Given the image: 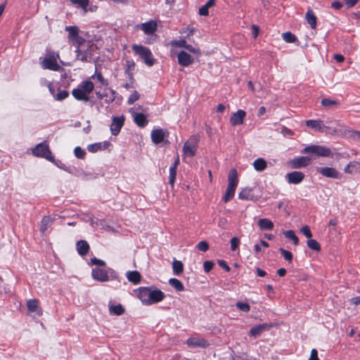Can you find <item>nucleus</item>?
<instances>
[{"instance_id":"obj_1","label":"nucleus","mask_w":360,"mask_h":360,"mask_svg":"<svg viewBox=\"0 0 360 360\" xmlns=\"http://www.w3.org/2000/svg\"><path fill=\"white\" fill-rule=\"evenodd\" d=\"M58 58L59 54L58 53L47 51L45 57L40 58V65L44 70L59 71L61 68L57 63Z\"/></svg>"},{"instance_id":"obj_2","label":"nucleus","mask_w":360,"mask_h":360,"mask_svg":"<svg viewBox=\"0 0 360 360\" xmlns=\"http://www.w3.org/2000/svg\"><path fill=\"white\" fill-rule=\"evenodd\" d=\"M131 48L133 51L141 58L146 65L151 67L156 63V59L154 58L151 51L148 47L134 44Z\"/></svg>"},{"instance_id":"obj_3","label":"nucleus","mask_w":360,"mask_h":360,"mask_svg":"<svg viewBox=\"0 0 360 360\" xmlns=\"http://www.w3.org/2000/svg\"><path fill=\"white\" fill-rule=\"evenodd\" d=\"M238 183L237 171L236 169H232L228 176V187L223 197L225 202H229L234 196Z\"/></svg>"},{"instance_id":"obj_4","label":"nucleus","mask_w":360,"mask_h":360,"mask_svg":"<svg viewBox=\"0 0 360 360\" xmlns=\"http://www.w3.org/2000/svg\"><path fill=\"white\" fill-rule=\"evenodd\" d=\"M301 153L303 154H314L319 157H330L331 150L329 148L319 145H311L304 148Z\"/></svg>"},{"instance_id":"obj_5","label":"nucleus","mask_w":360,"mask_h":360,"mask_svg":"<svg viewBox=\"0 0 360 360\" xmlns=\"http://www.w3.org/2000/svg\"><path fill=\"white\" fill-rule=\"evenodd\" d=\"M32 153L36 157L45 158L52 162H54V158L51 154V151L46 142L37 144L33 149Z\"/></svg>"},{"instance_id":"obj_6","label":"nucleus","mask_w":360,"mask_h":360,"mask_svg":"<svg viewBox=\"0 0 360 360\" xmlns=\"http://www.w3.org/2000/svg\"><path fill=\"white\" fill-rule=\"evenodd\" d=\"M198 140L199 139L198 136H192L184 143L183 146V153L184 155L193 157L195 155Z\"/></svg>"},{"instance_id":"obj_7","label":"nucleus","mask_w":360,"mask_h":360,"mask_svg":"<svg viewBox=\"0 0 360 360\" xmlns=\"http://www.w3.org/2000/svg\"><path fill=\"white\" fill-rule=\"evenodd\" d=\"M306 125L308 127L314 129L316 131L319 132H326L330 133L331 134H336L333 133V130L335 129H331L330 127L326 126L323 124V122L321 120H309L306 121Z\"/></svg>"},{"instance_id":"obj_8","label":"nucleus","mask_w":360,"mask_h":360,"mask_svg":"<svg viewBox=\"0 0 360 360\" xmlns=\"http://www.w3.org/2000/svg\"><path fill=\"white\" fill-rule=\"evenodd\" d=\"M92 45L86 44V46L82 48L77 47L75 52L77 53L76 58L84 63L91 61L92 57Z\"/></svg>"},{"instance_id":"obj_9","label":"nucleus","mask_w":360,"mask_h":360,"mask_svg":"<svg viewBox=\"0 0 360 360\" xmlns=\"http://www.w3.org/2000/svg\"><path fill=\"white\" fill-rule=\"evenodd\" d=\"M333 132L345 138L360 141V131L352 129L345 126H341L339 129H334Z\"/></svg>"},{"instance_id":"obj_10","label":"nucleus","mask_w":360,"mask_h":360,"mask_svg":"<svg viewBox=\"0 0 360 360\" xmlns=\"http://www.w3.org/2000/svg\"><path fill=\"white\" fill-rule=\"evenodd\" d=\"M316 172L327 178L340 179L341 174L333 167H316Z\"/></svg>"},{"instance_id":"obj_11","label":"nucleus","mask_w":360,"mask_h":360,"mask_svg":"<svg viewBox=\"0 0 360 360\" xmlns=\"http://www.w3.org/2000/svg\"><path fill=\"white\" fill-rule=\"evenodd\" d=\"M165 295L162 291L156 288L153 289L152 287H150L148 297V305L161 302L165 298Z\"/></svg>"},{"instance_id":"obj_12","label":"nucleus","mask_w":360,"mask_h":360,"mask_svg":"<svg viewBox=\"0 0 360 360\" xmlns=\"http://www.w3.org/2000/svg\"><path fill=\"white\" fill-rule=\"evenodd\" d=\"M124 118L123 116L114 117L110 124V131L112 135L117 136L124 125Z\"/></svg>"},{"instance_id":"obj_13","label":"nucleus","mask_w":360,"mask_h":360,"mask_svg":"<svg viewBox=\"0 0 360 360\" xmlns=\"http://www.w3.org/2000/svg\"><path fill=\"white\" fill-rule=\"evenodd\" d=\"M311 158L308 156H302L295 158L290 161L291 167L295 169L307 167L311 163Z\"/></svg>"},{"instance_id":"obj_14","label":"nucleus","mask_w":360,"mask_h":360,"mask_svg":"<svg viewBox=\"0 0 360 360\" xmlns=\"http://www.w3.org/2000/svg\"><path fill=\"white\" fill-rule=\"evenodd\" d=\"M130 113L131 114L134 122L139 127H144L148 124V120L146 118V116L143 115V113H139L135 111L134 108H131L129 110Z\"/></svg>"},{"instance_id":"obj_15","label":"nucleus","mask_w":360,"mask_h":360,"mask_svg":"<svg viewBox=\"0 0 360 360\" xmlns=\"http://www.w3.org/2000/svg\"><path fill=\"white\" fill-rule=\"evenodd\" d=\"M304 174L301 172H292L285 175V179L289 184H298L302 181Z\"/></svg>"},{"instance_id":"obj_16","label":"nucleus","mask_w":360,"mask_h":360,"mask_svg":"<svg viewBox=\"0 0 360 360\" xmlns=\"http://www.w3.org/2000/svg\"><path fill=\"white\" fill-rule=\"evenodd\" d=\"M178 63L183 67H188L193 63V58L187 52L181 51L177 55Z\"/></svg>"},{"instance_id":"obj_17","label":"nucleus","mask_w":360,"mask_h":360,"mask_svg":"<svg viewBox=\"0 0 360 360\" xmlns=\"http://www.w3.org/2000/svg\"><path fill=\"white\" fill-rule=\"evenodd\" d=\"M91 276L94 279L100 282H106L109 281L108 272L105 269L95 268L92 270Z\"/></svg>"},{"instance_id":"obj_18","label":"nucleus","mask_w":360,"mask_h":360,"mask_svg":"<svg viewBox=\"0 0 360 360\" xmlns=\"http://www.w3.org/2000/svg\"><path fill=\"white\" fill-rule=\"evenodd\" d=\"M187 345L191 347L205 348L209 346L207 341L204 338L192 337L186 341Z\"/></svg>"},{"instance_id":"obj_19","label":"nucleus","mask_w":360,"mask_h":360,"mask_svg":"<svg viewBox=\"0 0 360 360\" xmlns=\"http://www.w3.org/2000/svg\"><path fill=\"white\" fill-rule=\"evenodd\" d=\"M245 115V111L243 110H238L236 112L233 113L231 116L230 123L232 126L243 124Z\"/></svg>"},{"instance_id":"obj_20","label":"nucleus","mask_w":360,"mask_h":360,"mask_svg":"<svg viewBox=\"0 0 360 360\" xmlns=\"http://www.w3.org/2000/svg\"><path fill=\"white\" fill-rule=\"evenodd\" d=\"M150 288V287H141L137 294L138 297L146 305H148Z\"/></svg>"},{"instance_id":"obj_21","label":"nucleus","mask_w":360,"mask_h":360,"mask_svg":"<svg viewBox=\"0 0 360 360\" xmlns=\"http://www.w3.org/2000/svg\"><path fill=\"white\" fill-rule=\"evenodd\" d=\"M165 133L162 129H154L151 132L152 141L155 144L162 143L165 139Z\"/></svg>"},{"instance_id":"obj_22","label":"nucleus","mask_w":360,"mask_h":360,"mask_svg":"<svg viewBox=\"0 0 360 360\" xmlns=\"http://www.w3.org/2000/svg\"><path fill=\"white\" fill-rule=\"evenodd\" d=\"M269 326L266 323L259 324L251 328L250 334L256 338L259 336L264 331L269 330Z\"/></svg>"},{"instance_id":"obj_23","label":"nucleus","mask_w":360,"mask_h":360,"mask_svg":"<svg viewBox=\"0 0 360 360\" xmlns=\"http://www.w3.org/2000/svg\"><path fill=\"white\" fill-rule=\"evenodd\" d=\"M27 307L31 312H37L38 316L42 314V310L39 307V301L36 299L29 300L27 302Z\"/></svg>"},{"instance_id":"obj_24","label":"nucleus","mask_w":360,"mask_h":360,"mask_svg":"<svg viewBox=\"0 0 360 360\" xmlns=\"http://www.w3.org/2000/svg\"><path fill=\"white\" fill-rule=\"evenodd\" d=\"M110 145V142L95 143L88 146L87 149L91 153H96L99 150L106 149Z\"/></svg>"},{"instance_id":"obj_25","label":"nucleus","mask_w":360,"mask_h":360,"mask_svg":"<svg viewBox=\"0 0 360 360\" xmlns=\"http://www.w3.org/2000/svg\"><path fill=\"white\" fill-rule=\"evenodd\" d=\"M141 28L145 34H152L157 30V24L154 21H149L141 24Z\"/></svg>"},{"instance_id":"obj_26","label":"nucleus","mask_w":360,"mask_h":360,"mask_svg":"<svg viewBox=\"0 0 360 360\" xmlns=\"http://www.w3.org/2000/svg\"><path fill=\"white\" fill-rule=\"evenodd\" d=\"M305 18L307 23L310 25L311 29H316V17L313 12L312 9L309 8L305 15Z\"/></svg>"},{"instance_id":"obj_27","label":"nucleus","mask_w":360,"mask_h":360,"mask_svg":"<svg viewBox=\"0 0 360 360\" xmlns=\"http://www.w3.org/2000/svg\"><path fill=\"white\" fill-rule=\"evenodd\" d=\"M344 172L347 174H354L360 172V162L356 161L349 162L344 168Z\"/></svg>"},{"instance_id":"obj_28","label":"nucleus","mask_w":360,"mask_h":360,"mask_svg":"<svg viewBox=\"0 0 360 360\" xmlns=\"http://www.w3.org/2000/svg\"><path fill=\"white\" fill-rule=\"evenodd\" d=\"M72 94L77 101H89V97L80 88L77 87L72 91Z\"/></svg>"},{"instance_id":"obj_29","label":"nucleus","mask_w":360,"mask_h":360,"mask_svg":"<svg viewBox=\"0 0 360 360\" xmlns=\"http://www.w3.org/2000/svg\"><path fill=\"white\" fill-rule=\"evenodd\" d=\"M77 250L80 255L84 256L89 250V245L86 240H81L77 243Z\"/></svg>"},{"instance_id":"obj_30","label":"nucleus","mask_w":360,"mask_h":360,"mask_svg":"<svg viewBox=\"0 0 360 360\" xmlns=\"http://www.w3.org/2000/svg\"><path fill=\"white\" fill-rule=\"evenodd\" d=\"M238 198L240 200H252L254 199L252 189L250 188H243L238 194Z\"/></svg>"},{"instance_id":"obj_31","label":"nucleus","mask_w":360,"mask_h":360,"mask_svg":"<svg viewBox=\"0 0 360 360\" xmlns=\"http://www.w3.org/2000/svg\"><path fill=\"white\" fill-rule=\"evenodd\" d=\"M78 87L89 96V94H91L94 90V84L92 82L86 80L81 82Z\"/></svg>"},{"instance_id":"obj_32","label":"nucleus","mask_w":360,"mask_h":360,"mask_svg":"<svg viewBox=\"0 0 360 360\" xmlns=\"http://www.w3.org/2000/svg\"><path fill=\"white\" fill-rule=\"evenodd\" d=\"M257 224L262 230H272L274 228V223L266 218L259 219Z\"/></svg>"},{"instance_id":"obj_33","label":"nucleus","mask_w":360,"mask_h":360,"mask_svg":"<svg viewBox=\"0 0 360 360\" xmlns=\"http://www.w3.org/2000/svg\"><path fill=\"white\" fill-rule=\"evenodd\" d=\"M127 278L129 280V281L131 282L132 283L138 284L141 281V276L139 271H131L127 272Z\"/></svg>"},{"instance_id":"obj_34","label":"nucleus","mask_w":360,"mask_h":360,"mask_svg":"<svg viewBox=\"0 0 360 360\" xmlns=\"http://www.w3.org/2000/svg\"><path fill=\"white\" fill-rule=\"evenodd\" d=\"M253 167L256 171L262 172L266 168L267 163L264 159L260 158L254 161Z\"/></svg>"},{"instance_id":"obj_35","label":"nucleus","mask_w":360,"mask_h":360,"mask_svg":"<svg viewBox=\"0 0 360 360\" xmlns=\"http://www.w3.org/2000/svg\"><path fill=\"white\" fill-rule=\"evenodd\" d=\"M215 4V0H208V1L202 7L199 8L198 13L200 15L206 16L208 15V9L212 7Z\"/></svg>"},{"instance_id":"obj_36","label":"nucleus","mask_w":360,"mask_h":360,"mask_svg":"<svg viewBox=\"0 0 360 360\" xmlns=\"http://www.w3.org/2000/svg\"><path fill=\"white\" fill-rule=\"evenodd\" d=\"M172 270L174 275H179L184 271V264L181 261L174 259L172 262Z\"/></svg>"},{"instance_id":"obj_37","label":"nucleus","mask_w":360,"mask_h":360,"mask_svg":"<svg viewBox=\"0 0 360 360\" xmlns=\"http://www.w3.org/2000/svg\"><path fill=\"white\" fill-rule=\"evenodd\" d=\"M109 311L110 314L120 316L124 314V309L120 304L117 305H110Z\"/></svg>"},{"instance_id":"obj_38","label":"nucleus","mask_w":360,"mask_h":360,"mask_svg":"<svg viewBox=\"0 0 360 360\" xmlns=\"http://www.w3.org/2000/svg\"><path fill=\"white\" fill-rule=\"evenodd\" d=\"M53 221V219L49 216H45L43 217L40 224V231L42 233L47 230L49 225Z\"/></svg>"},{"instance_id":"obj_39","label":"nucleus","mask_w":360,"mask_h":360,"mask_svg":"<svg viewBox=\"0 0 360 360\" xmlns=\"http://www.w3.org/2000/svg\"><path fill=\"white\" fill-rule=\"evenodd\" d=\"M65 30L68 32V38L72 41L79 35V30L75 26H67Z\"/></svg>"},{"instance_id":"obj_40","label":"nucleus","mask_w":360,"mask_h":360,"mask_svg":"<svg viewBox=\"0 0 360 360\" xmlns=\"http://www.w3.org/2000/svg\"><path fill=\"white\" fill-rule=\"evenodd\" d=\"M169 284L175 288L177 291H183L184 290V285L177 278H170L169 280Z\"/></svg>"},{"instance_id":"obj_41","label":"nucleus","mask_w":360,"mask_h":360,"mask_svg":"<svg viewBox=\"0 0 360 360\" xmlns=\"http://www.w3.org/2000/svg\"><path fill=\"white\" fill-rule=\"evenodd\" d=\"M283 234L287 238L291 240L295 245H298L299 239L292 230L284 231Z\"/></svg>"},{"instance_id":"obj_42","label":"nucleus","mask_w":360,"mask_h":360,"mask_svg":"<svg viewBox=\"0 0 360 360\" xmlns=\"http://www.w3.org/2000/svg\"><path fill=\"white\" fill-rule=\"evenodd\" d=\"M70 1L72 4L81 7L85 12H86V8L89 4V0H70Z\"/></svg>"},{"instance_id":"obj_43","label":"nucleus","mask_w":360,"mask_h":360,"mask_svg":"<svg viewBox=\"0 0 360 360\" xmlns=\"http://www.w3.org/2000/svg\"><path fill=\"white\" fill-rule=\"evenodd\" d=\"M282 37L283 40L288 43H294L297 40L296 36L290 32L283 33Z\"/></svg>"},{"instance_id":"obj_44","label":"nucleus","mask_w":360,"mask_h":360,"mask_svg":"<svg viewBox=\"0 0 360 360\" xmlns=\"http://www.w3.org/2000/svg\"><path fill=\"white\" fill-rule=\"evenodd\" d=\"M115 91L109 89L108 91L104 92V100L106 103H111L115 98Z\"/></svg>"},{"instance_id":"obj_45","label":"nucleus","mask_w":360,"mask_h":360,"mask_svg":"<svg viewBox=\"0 0 360 360\" xmlns=\"http://www.w3.org/2000/svg\"><path fill=\"white\" fill-rule=\"evenodd\" d=\"M307 245L309 248L313 250L319 251L321 250L320 244L316 240L311 239V238L307 241Z\"/></svg>"},{"instance_id":"obj_46","label":"nucleus","mask_w":360,"mask_h":360,"mask_svg":"<svg viewBox=\"0 0 360 360\" xmlns=\"http://www.w3.org/2000/svg\"><path fill=\"white\" fill-rule=\"evenodd\" d=\"M321 105L325 107L331 108L333 106H338V102L335 100H331L329 98H323L321 100Z\"/></svg>"},{"instance_id":"obj_47","label":"nucleus","mask_w":360,"mask_h":360,"mask_svg":"<svg viewBox=\"0 0 360 360\" xmlns=\"http://www.w3.org/2000/svg\"><path fill=\"white\" fill-rule=\"evenodd\" d=\"M69 95V93L66 90H58V92L54 96V98L57 101H63Z\"/></svg>"},{"instance_id":"obj_48","label":"nucleus","mask_w":360,"mask_h":360,"mask_svg":"<svg viewBox=\"0 0 360 360\" xmlns=\"http://www.w3.org/2000/svg\"><path fill=\"white\" fill-rule=\"evenodd\" d=\"M75 155L79 159H84L86 155V152L81 147L77 146L74 149Z\"/></svg>"},{"instance_id":"obj_49","label":"nucleus","mask_w":360,"mask_h":360,"mask_svg":"<svg viewBox=\"0 0 360 360\" xmlns=\"http://www.w3.org/2000/svg\"><path fill=\"white\" fill-rule=\"evenodd\" d=\"M176 168L174 167L171 166L169 168V183L172 186L174 185L175 179H176Z\"/></svg>"},{"instance_id":"obj_50","label":"nucleus","mask_w":360,"mask_h":360,"mask_svg":"<svg viewBox=\"0 0 360 360\" xmlns=\"http://www.w3.org/2000/svg\"><path fill=\"white\" fill-rule=\"evenodd\" d=\"M236 306L238 309L244 312H248L250 309V305L245 302H238Z\"/></svg>"},{"instance_id":"obj_51","label":"nucleus","mask_w":360,"mask_h":360,"mask_svg":"<svg viewBox=\"0 0 360 360\" xmlns=\"http://www.w3.org/2000/svg\"><path fill=\"white\" fill-rule=\"evenodd\" d=\"M279 251L281 252V253L282 254L285 260H287L289 262H290L292 260V254L290 251L286 250L282 248L279 249Z\"/></svg>"},{"instance_id":"obj_52","label":"nucleus","mask_w":360,"mask_h":360,"mask_svg":"<svg viewBox=\"0 0 360 360\" xmlns=\"http://www.w3.org/2000/svg\"><path fill=\"white\" fill-rule=\"evenodd\" d=\"M91 78L94 79L96 78L98 81L101 84V85L107 86L108 82L104 79L102 74L101 72H98L96 71V73L94 75L91 77Z\"/></svg>"},{"instance_id":"obj_53","label":"nucleus","mask_w":360,"mask_h":360,"mask_svg":"<svg viewBox=\"0 0 360 360\" xmlns=\"http://www.w3.org/2000/svg\"><path fill=\"white\" fill-rule=\"evenodd\" d=\"M186 41L184 39L181 40H174L171 41V45L174 47H181L185 48L186 45Z\"/></svg>"},{"instance_id":"obj_54","label":"nucleus","mask_w":360,"mask_h":360,"mask_svg":"<svg viewBox=\"0 0 360 360\" xmlns=\"http://www.w3.org/2000/svg\"><path fill=\"white\" fill-rule=\"evenodd\" d=\"M72 41H73L75 44H77V47H79V48H82V47H84V46H86V44H85V42H86V41H85V39H84L82 37H81V36H79V35H78V36H77L75 39H73Z\"/></svg>"},{"instance_id":"obj_55","label":"nucleus","mask_w":360,"mask_h":360,"mask_svg":"<svg viewBox=\"0 0 360 360\" xmlns=\"http://www.w3.org/2000/svg\"><path fill=\"white\" fill-rule=\"evenodd\" d=\"M139 94L137 91H135L129 97L127 103H128V104L131 105L135 101L139 100Z\"/></svg>"},{"instance_id":"obj_56","label":"nucleus","mask_w":360,"mask_h":360,"mask_svg":"<svg viewBox=\"0 0 360 360\" xmlns=\"http://www.w3.org/2000/svg\"><path fill=\"white\" fill-rule=\"evenodd\" d=\"M197 248L202 252H206L209 249V244L207 242L202 240L198 243Z\"/></svg>"},{"instance_id":"obj_57","label":"nucleus","mask_w":360,"mask_h":360,"mask_svg":"<svg viewBox=\"0 0 360 360\" xmlns=\"http://www.w3.org/2000/svg\"><path fill=\"white\" fill-rule=\"evenodd\" d=\"M214 262L212 261H205L203 263V268H204V271L206 273H208L210 272L214 267Z\"/></svg>"},{"instance_id":"obj_58","label":"nucleus","mask_w":360,"mask_h":360,"mask_svg":"<svg viewBox=\"0 0 360 360\" xmlns=\"http://www.w3.org/2000/svg\"><path fill=\"white\" fill-rule=\"evenodd\" d=\"M300 232L304 235L307 238L309 239L312 237V233L311 232V230L308 226H304L301 228Z\"/></svg>"},{"instance_id":"obj_59","label":"nucleus","mask_w":360,"mask_h":360,"mask_svg":"<svg viewBox=\"0 0 360 360\" xmlns=\"http://www.w3.org/2000/svg\"><path fill=\"white\" fill-rule=\"evenodd\" d=\"M230 243L231 250L234 251L238 248L240 244V240L237 237H233L231 239Z\"/></svg>"},{"instance_id":"obj_60","label":"nucleus","mask_w":360,"mask_h":360,"mask_svg":"<svg viewBox=\"0 0 360 360\" xmlns=\"http://www.w3.org/2000/svg\"><path fill=\"white\" fill-rule=\"evenodd\" d=\"M91 264L93 265H98L100 266H103L105 265V262L101 259H97L96 257L92 258L91 259Z\"/></svg>"},{"instance_id":"obj_61","label":"nucleus","mask_w":360,"mask_h":360,"mask_svg":"<svg viewBox=\"0 0 360 360\" xmlns=\"http://www.w3.org/2000/svg\"><path fill=\"white\" fill-rule=\"evenodd\" d=\"M128 67L125 70V73L127 74L130 77H132V74L130 72L131 70L134 69L135 64L134 61H128Z\"/></svg>"},{"instance_id":"obj_62","label":"nucleus","mask_w":360,"mask_h":360,"mask_svg":"<svg viewBox=\"0 0 360 360\" xmlns=\"http://www.w3.org/2000/svg\"><path fill=\"white\" fill-rule=\"evenodd\" d=\"M218 264L220 267L224 269L226 271L229 272L231 270L229 266L226 264L224 260H218Z\"/></svg>"},{"instance_id":"obj_63","label":"nucleus","mask_w":360,"mask_h":360,"mask_svg":"<svg viewBox=\"0 0 360 360\" xmlns=\"http://www.w3.org/2000/svg\"><path fill=\"white\" fill-rule=\"evenodd\" d=\"M185 49L188 51L198 54L200 53L198 49L194 48L192 45L186 44Z\"/></svg>"},{"instance_id":"obj_64","label":"nucleus","mask_w":360,"mask_h":360,"mask_svg":"<svg viewBox=\"0 0 360 360\" xmlns=\"http://www.w3.org/2000/svg\"><path fill=\"white\" fill-rule=\"evenodd\" d=\"M359 0H345V4L348 8H351L356 5Z\"/></svg>"}]
</instances>
